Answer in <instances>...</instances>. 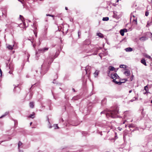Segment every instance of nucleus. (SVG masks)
<instances>
[{"label": "nucleus", "instance_id": "48", "mask_svg": "<svg viewBox=\"0 0 152 152\" xmlns=\"http://www.w3.org/2000/svg\"><path fill=\"white\" fill-rule=\"evenodd\" d=\"M36 46V45L35 44H34L33 45V47L35 48V47Z\"/></svg>", "mask_w": 152, "mask_h": 152}, {"label": "nucleus", "instance_id": "47", "mask_svg": "<svg viewBox=\"0 0 152 152\" xmlns=\"http://www.w3.org/2000/svg\"><path fill=\"white\" fill-rule=\"evenodd\" d=\"M29 77V75H26V77L27 78H28V77Z\"/></svg>", "mask_w": 152, "mask_h": 152}, {"label": "nucleus", "instance_id": "24", "mask_svg": "<svg viewBox=\"0 0 152 152\" xmlns=\"http://www.w3.org/2000/svg\"><path fill=\"white\" fill-rule=\"evenodd\" d=\"M90 69V67L89 66H86V67L85 70L86 72V73H87L89 71L88 69Z\"/></svg>", "mask_w": 152, "mask_h": 152}, {"label": "nucleus", "instance_id": "15", "mask_svg": "<svg viewBox=\"0 0 152 152\" xmlns=\"http://www.w3.org/2000/svg\"><path fill=\"white\" fill-rule=\"evenodd\" d=\"M127 67V66L126 65L124 64H121L119 66V67L120 68L124 69H126Z\"/></svg>", "mask_w": 152, "mask_h": 152}, {"label": "nucleus", "instance_id": "42", "mask_svg": "<svg viewBox=\"0 0 152 152\" xmlns=\"http://www.w3.org/2000/svg\"><path fill=\"white\" fill-rule=\"evenodd\" d=\"M2 72L1 70V69L0 68V73L1 74V76H2Z\"/></svg>", "mask_w": 152, "mask_h": 152}, {"label": "nucleus", "instance_id": "12", "mask_svg": "<svg viewBox=\"0 0 152 152\" xmlns=\"http://www.w3.org/2000/svg\"><path fill=\"white\" fill-rule=\"evenodd\" d=\"M90 43V42L89 40H86L83 42V44L85 45H88Z\"/></svg>", "mask_w": 152, "mask_h": 152}, {"label": "nucleus", "instance_id": "39", "mask_svg": "<svg viewBox=\"0 0 152 152\" xmlns=\"http://www.w3.org/2000/svg\"><path fill=\"white\" fill-rule=\"evenodd\" d=\"M134 129L133 130H138V128H134Z\"/></svg>", "mask_w": 152, "mask_h": 152}, {"label": "nucleus", "instance_id": "8", "mask_svg": "<svg viewBox=\"0 0 152 152\" xmlns=\"http://www.w3.org/2000/svg\"><path fill=\"white\" fill-rule=\"evenodd\" d=\"M126 71H125L124 72V74L127 76H129L130 75V71L128 69H126Z\"/></svg>", "mask_w": 152, "mask_h": 152}, {"label": "nucleus", "instance_id": "41", "mask_svg": "<svg viewBox=\"0 0 152 152\" xmlns=\"http://www.w3.org/2000/svg\"><path fill=\"white\" fill-rule=\"evenodd\" d=\"M34 33L35 34V37H37V33H36L34 31Z\"/></svg>", "mask_w": 152, "mask_h": 152}, {"label": "nucleus", "instance_id": "10", "mask_svg": "<svg viewBox=\"0 0 152 152\" xmlns=\"http://www.w3.org/2000/svg\"><path fill=\"white\" fill-rule=\"evenodd\" d=\"M113 17L116 19H118L119 18V17L117 14V12L115 11L113 12Z\"/></svg>", "mask_w": 152, "mask_h": 152}, {"label": "nucleus", "instance_id": "13", "mask_svg": "<svg viewBox=\"0 0 152 152\" xmlns=\"http://www.w3.org/2000/svg\"><path fill=\"white\" fill-rule=\"evenodd\" d=\"M141 62L145 66H147L145 60L144 59H142L141 60Z\"/></svg>", "mask_w": 152, "mask_h": 152}, {"label": "nucleus", "instance_id": "33", "mask_svg": "<svg viewBox=\"0 0 152 152\" xmlns=\"http://www.w3.org/2000/svg\"><path fill=\"white\" fill-rule=\"evenodd\" d=\"M46 16H50V17H53L54 16V15H50V14H46Z\"/></svg>", "mask_w": 152, "mask_h": 152}, {"label": "nucleus", "instance_id": "53", "mask_svg": "<svg viewBox=\"0 0 152 152\" xmlns=\"http://www.w3.org/2000/svg\"><path fill=\"white\" fill-rule=\"evenodd\" d=\"M56 127H57V128H58V127L57 124L56 125Z\"/></svg>", "mask_w": 152, "mask_h": 152}, {"label": "nucleus", "instance_id": "2", "mask_svg": "<svg viewBox=\"0 0 152 152\" xmlns=\"http://www.w3.org/2000/svg\"><path fill=\"white\" fill-rule=\"evenodd\" d=\"M41 70V68L37 69H32L31 72V77L37 80H39L41 77L42 75H44L45 73L42 72Z\"/></svg>", "mask_w": 152, "mask_h": 152}, {"label": "nucleus", "instance_id": "51", "mask_svg": "<svg viewBox=\"0 0 152 152\" xmlns=\"http://www.w3.org/2000/svg\"><path fill=\"white\" fill-rule=\"evenodd\" d=\"M65 9L66 10H68V8L67 7H65Z\"/></svg>", "mask_w": 152, "mask_h": 152}, {"label": "nucleus", "instance_id": "38", "mask_svg": "<svg viewBox=\"0 0 152 152\" xmlns=\"http://www.w3.org/2000/svg\"><path fill=\"white\" fill-rule=\"evenodd\" d=\"M52 83H56V80L55 79H54L53 80V81L52 82Z\"/></svg>", "mask_w": 152, "mask_h": 152}, {"label": "nucleus", "instance_id": "16", "mask_svg": "<svg viewBox=\"0 0 152 152\" xmlns=\"http://www.w3.org/2000/svg\"><path fill=\"white\" fill-rule=\"evenodd\" d=\"M120 33L121 36H123L124 35V31L123 29H121L120 31Z\"/></svg>", "mask_w": 152, "mask_h": 152}, {"label": "nucleus", "instance_id": "58", "mask_svg": "<svg viewBox=\"0 0 152 152\" xmlns=\"http://www.w3.org/2000/svg\"><path fill=\"white\" fill-rule=\"evenodd\" d=\"M148 93V92H147V91H146L144 93V94H146V93Z\"/></svg>", "mask_w": 152, "mask_h": 152}, {"label": "nucleus", "instance_id": "23", "mask_svg": "<svg viewBox=\"0 0 152 152\" xmlns=\"http://www.w3.org/2000/svg\"><path fill=\"white\" fill-rule=\"evenodd\" d=\"M99 73V72L97 70H96L95 72L94 73V76L96 77L98 75Z\"/></svg>", "mask_w": 152, "mask_h": 152}, {"label": "nucleus", "instance_id": "3", "mask_svg": "<svg viewBox=\"0 0 152 152\" xmlns=\"http://www.w3.org/2000/svg\"><path fill=\"white\" fill-rule=\"evenodd\" d=\"M118 113V109H116L113 110H109L107 112L102 111L101 114H105L107 117H110L112 118H116L118 117L117 114Z\"/></svg>", "mask_w": 152, "mask_h": 152}, {"label": "nucleus", "instance_id": "11", "mask_svg": "<svg viewBox=\"0 0 152 152\" xmlns=\"http://www.w3.org/2000/svg\"><path fill=\"white\" fill-rule=\"evenodd\" d=\"M133 50V48L130 47L127 48L125 49V50L127 52L132 51Z\"/></svg>", "mask_w": 152, "mask_h": 152}, {"label": "nucleus", "instance_id": "32", "mask_svg": "<svg viewBox=\"0 0 152 152\" xmlns=\"http://www.w3.org/2000/svg\"><path fill=\"white\" fill-rule=\"evenodd\" d=\"M135 22V24H136V25H137V18H136L135 19H134V22Z\"/></svg>", "mask_w": 152, "mask_h": 152}, {"label": "nucleus", "instance_id": "4", "mask_svg": "<svg viewBox=\"0 0 152 152\" xmlns=\"http://www.w3.org/2000/svg\"><path fill=\"white\" fill-rule=\"evenodd\" d=\"M48 48H40L38 49V51H36V57H38L37 55L40 53H43L45 52L48 51Z\"/></svg>", "mask_w": 152, "mask_h": 152}, {"label": "nucleus", "instance_id": "9", "mask_svg": "<svg viewBox=\"0 0 152 152\" xmlns=\"http://www.w3.org/2000/svg\"><path fill=\"white\" fill-rule=\"evenodd\" d=\"M148 39V37L145 36L141 37L139 38V39L142 41H144L146 40H147Z\"/></svg>", "mask_w": 152, "mask_h": 152}, {"label": "nucleus", "instance_id": "35", "mask_svg": "<svg viewBox=\"0 0 152 152\" xmlns=\"http://www.w3.org/2000/svg\"><path fill=\"white\" fill-rule=\"evenodd\" d=\"M133 17V15H132V13L130 15V20H132V17Z\"/></svg>", "mask_w": 152, "mask_h": 152}, {"label": "nucleus", "instance_id": "46", "mask_svg": "<svg viewBox=\"0 0 152 152\" xmlns=\"http://www.w3.org/2000/svg\"><path fill=\"white\" fill-rule=\"evenodd\" d=\"M129 128L130 129H131V128H132V126H129ZM132 130V129H130V130Z\"/></svg>", "mask_w": 152, "mask_h": 152}, {"label": "nucleus", "instance_id": "26", "mask_svg": "<svg viewBox=\"0 0 152 152\" xmlns=\"http://www.w3.org/2000/svg\"><path fill=\"white\" fill-rule=\"evenodd\" d=\"M109 18L108 17H104L102 19L103 21H107L109 20Z\"/></svg>", "mask_w": 152, "mask_h": 152}, {"label": "nucleus", "instance_id": "14", "mask_svg": "<svg viewBox=\"0 0 152 152\" xmlns=\"http://www.w3.org/2000/svg\"><path fill=\"white\" fill-rule=\"evenodd\" d=\"M122 80H125V81H119L118 82V85H121V84L123 83H125L126 81H127V79H122Z\"/></svg>", "mask_w": 152, "mask_h": 152}, {"label": "nucleus", "instance_id": "40", "mask_svg": "<svg viewBox=\"0 0 152 152\" xmlns=\"http://www.w3.org/2000/svg\"><path fill=\"white\" fill-rule=\"evenodd\" d=\"M124 31V32H127V30L126 29V28H124L123 29Z\"/></svg>", "mask_w": 152, "mask_h": 152}, {"label": "nucleus", "instance_id": "49", "mask_svg": "<svg viewBox=\"0 0 152 152\" xmlns=\"http://www.w3.org/2000/svg\"><path fill=\"white\" fill-rule=\"evenodd\" d=\"M118 69H116L115 68V70H114V71L115 72H116L117 71Z\"/></svg>", "mask_w": 152, "mask_h": 152}, {"label": "nucleus", "instance_id": "25", "mask_svg": "<svg viewBox=\"0 0 152 152\" xmlns=\"http://www.w3.org/2000/svg\"><path fill=\"white\" fill-rule=\"evenodd\" d=\"M22 145V143L20 141H19L18 143V149L19 150V148L20 147V146Z\"/></svg>", "mask_w": 152, "mask_h": 152}, {"label": "nucleus", "instance_id": "45", "mask_svg": "<svg viewBox=\"0 0 152 152\" xmlns=\"http://www.w3.org/2000/svg\"><path fill=\"white\" fill-rule=\"evenodd\" d=\"M131 80H133V75H132L131 76Z\"/></svg>", "mask_w": 152, "mask_h": 152}, {"label": "nucleus", "instance_id": "29", "mask_svg": "<svg viewBox=\"0 0 152 152\" xmlns=\"http://www.w3.org/2000/svg\"><path fill=\"white\" fill-rule=\"evenodd\" d=\"M115 80L116 79H114V80H113V82H114L116 84H118V82L117 81H116Z\"/></svg>", "mask_w": 152, "mask_h": 152}, {"label": "nucleus", "instance_id": "62", "mask_svg": "<svg viewBox=\"0 0 152 152\" xmlns=\"http://www.w3.org/2000/svg\"><path fill=\"white\" fill-rule=\"evenodd\" d=\"M105 100V99L103 100H102V102L103 101H104Z\"/></svg>", "mask_w": 152, "mask_h": 152}, {"label": "nucleus", "instance_id": "21", "mask_svg": "<svg viewBox=\"0 0 152 152\" xmlns=\"http://www.w3.org/2000/svg\"><path fill=\"white\" fill-rule=\"evenodd\" d=\"M9 68L11 71H12L13 70V65L12 64H10L9 65Z\"/></svg>", "mask_w": 152, "mask_h": 152}, {"label": "nucleus", "instance_id": "17", "mask_svg": "<svg viewBox=\"0 0 152 152\" xmlns=\"http://www.w3.org/2000/svg\"><path fill=\"white\" fill-rule=\"evenodd\" d=\"M97 35L99 37L101 38H102L104 37L103 34L100 33H97Z\"/></svg>", "mask_w": 152, "mask_h": 152}, {"label": "nucleus", "instance_id": "31", "mask_svg": "<svg viewBox=\"0 0 152 152\" xmlns=\"http://www.w3.org/2000/svg\"><path fill=\"white\" fill-rule=\"evenodd\" d=\"M146 58L150 59L151 58V57L150 56L146 54L145 56Z\"/></svg>", "mask_w": 152, "mask_h": 152}, {"label": "nucleus", "instance_id": "22", "mask_svg": "<svg viewBox=\"0 0 152 152\" xmlns=\"http://www.w3.org/2000/svg\"><path fill=\"white\" fill-rule=\"evenodd\" d=\"M34 115L35 113H33V114L30 115L28 117L30 118H33L34 117Z\"/></svg>", "mask_w": 152, "mask_h": 152}, {"label": "nucleus", "instance_id": "57", "mask_svg": "<svg viewBox=\"0 0 152 152\" xmlns=\"http://www.w3.org/2000/svg\"><path fill=\"white\" fill-rule=\"evenodd\" d=\"M99 126V125H98V124H97V123H96V125H95V126Z\"/></svg>", "mask_w": 152, "mask_h": 152}, {"label": "nucleus", "instance_id": "37", "mask_svg": "<svg viewBox=\"0 0 152 152\" xmlns=\"http://www.w3.org/2000/svg\"><path fill=\"white\" fill-rule=\"evenodd\" d=\"M30 55L29 54H28V56H27V61H29L28 59H29V57H30Z\"/></svg>", "mask_w": 152, "mask_h": 152}, {"label": "nucleus", "instance_id": "18", "mask_svg": "<svg viewBox=\"0 0 152 152\" xmlns=\"http://www.w3.org/2000/svg\"><path fill=\"white\" fill-rule=\"evenodd\" d=\"M29 106L31 108H33L34 107V103L33 102H31L29 103Z\"/></svg>", "mask_w": 152, "mask_h": 152}, {"label": "nucleus", "instance_id": "1", "mask_svg": "<svg viewBox=\"0 0 152 152\" xmlns=\"http://www.w3.org/2000/svg\"><path fill=\"white\" fill-rule=\"evenodd\" d=\"M58 55V53L57 54L56 53L55 55L52 53H50L42 65V68H48L49 64H50L53 62L54 59L57 57Z\"/></svg>", "mask_w": 152, "mask_h": 152}, {"label": "nucleus", "instance_id": "56", "mask_svg": "<svg viewBox=\"0 0 152 152\" xmlns=\"http://www.w3.org/2000/svg\"><path fill=\"white\" fill-rule=\"evenodd\" d=\"M133 101V100L132 99H131V100L130 101H129V102H132Z\"/></svg>", "mask_w": 152, "mask_h": 152}, {"label": "nucleus", "instance_id": "61", "mask_svg": "<svg viewBox=\"0 0 152 152\" xmlns=\"http://www.w3.org/2000/svg\"><path fill=\"white\" fill-rule=\"evenodd\" d=\"M121 81H125V80H122V79H121Z\"/></svg>", "mask_w": 152, "mask_h": 152}, {"label": "nucleus", "instance_id": "36", "mask_svg": "<svg viewBox=\"0 0 152 152\" xmlns=\"http://www.w3.org/2000/svg\"><path fill=\"white\" fill-rule=\"evenodd\" d=\"M14 123H15V125L16 124H18V122H17V121H16L15 120H14Z\"/></svg>", "mask_w": 152, "mask_h": 152}, {"label": "nucleus", "instance_id": "63", "mask_svg": "<svg viewBox=\"0 0 152 152\" xmlns=\"http://www.w3.org/2000/svg\"><path fill=\"white\" fill-rule=\"evenodd\" d=\"M45 21H46V22H47V21H48V20L47 19H46V20H45Z\"/></svg>", "mask_w": 152, "mask_h": 152}, {"label": "nucleus", "instance_id": "64", "mask_svg": "<svg viewBox=\"0 0 152 152\" xmlns=\"http://www.w3.org/2000/svg\"><path fill=\"white\" fill-rule=\"evenodd\" d=\"M140 29V27H138V29L139 30Z\"/></svg>", "mask_w": 152, "mask_h": 152}, {"label": "nucleus", "instance_id": "5", "mask_svg": "<svg viewBox=\"0 0 152 152\" xmlns=\"http://www.w3.org/2000/svg\"><path fill=\"white\" fill-rule=\"evenodd\" d=\"M100 48H97V47H95L93 48V49H91L90 50V52H94V53L92 54L93 55H97V52L98 50H99Z\"/></svg>", "mask_w": 152, "mask_h": 152}, {"label": "nucleus", "instance_id": "59", "mask_svg": "<svg viewBox=\"0 0 152 152\" xmlns=\"http://www.w3.org/2000/svg\"><path fill=\"white\" fill-rule=\"evenodd\" d=\"M32 124V122H31L30 123V125H31Z\"/></svg>", "mask_w": 152, "mask_h": 152}, {"label": "nucleus", "instance_id": "55", "mask_svg": "<svg viewBox=\"0 0 152 152\" xmlns=\"http://www.w3.org/2000/svg\"><path fill=\"white\" fill-rule=\"evenodd\" d=\"M4 141H0V144L1 143H2V142H4Z\"/></svg>", "mask_w": 152, "mask_h": 152}, {"label": "nucleus", "instance_id": "19", "mask_svg": "<svg viewBox=\"0 0 152 152\" xmlns=\"http://www.w3.org/2000/svg\"><path fill=\"white\" fill-rule=\"evenodd\" d=\"M109 69L110 71H113L115 70V68L112 66H110L109 67Z\"/></svg>", "mask_w": 152, "mask_h": 152}, {"label": "nucleus", "instance_id": "27", "mask_svg": "<svg viewBox=\"0 0 152 152\" xmlns=\"http://www.w3.org/2000/svg\"><path fill=\"white\" fill-rule=\"evenodd\" d=\"M7 48L9 50H11L13 49V46L12 45H9L7 47Z\"/></svg>", "mask_w": 152, "mask_h": 152}, {"label": "nucleus", "instance_id": "7", "mask_svg": "<svg viewBox=\"0 0 152 152\" xmlns=\"http://www.w3.org/2000/svg\"><path fill=\"white\" fill-rule=\"evenodd\" d=\"M14 91L17 93H19L20 91V88L18 86H15L14 88Z\"/></svg>", "mask_w": 152, "mask_h": 152}, {"label": "nucleus", "instance_id": "60", "mask_svg": "<svg viewBox=\"0 0 152 152\" xmlns=\"http://www.w3.org/2000/svg\"><path fill=\"white\" fill-rule=\"evenodd\" d=\"M52 126H50L49 127V128H52Z\"/></svg>", "mask_w": 152, "mask_h": 152}, {"label": "nucleus", "instance_id": "44", "mask_svg": "<svg viewBox=\"0 0 152 152\" xmlns=\"http://www.w3.org/2000/svg\"><path fill=\"white\" fill-rule=\"evenodd\" d=\"M12 71H11V70H10V71H9V74H12Z\"/></svg>", "mask_w": 152, "mask_h": 152}, {"label": "nucleus", "instance_id": "43", "mask_svg": "<svg viewBox=\"0 0 152 152\" xmlns=\"http://www.w3.org/2000/svg\"><path fill=\"white\" fill-rule=\"evenodd\" d=\"M20 17L21 18V19L22 18H24L23 16L22 15H20Z\"/></svg>", "mask_w": 152, "mask_h": 152}, {"label": "nucleus", "instance_id": "28", "mask_svg": "<svg viewBox=\"0 0 152 152\" xmlns=\"http://www.w3.org/2000/svg\"><path fill=\"white\" fill-rule=\"evenodd\" d=\"M144 90H145L146 91H147V92H148V90L147 86H146L144 87Z\"/></svg>", "mask_w": 152, "mask_h": 152}, {"label": "nucleus", "instance_id": "34", "mask_svg": "<svg viewBox=\"0 0 152 152\" xmlns=\"http://www.w3.org/2000/svg\"><path fill=\"white\" fill-rule=\"evenodd\" d=\"M149 15V12L148 11H146L145 13V15L146 16H147Z\"/></svg>", "mask_w": 152, "mask_h": 152}, {"label": "nucleus", "instance_id": "6", "mask_svg": "<svg viewBox=\"0 0 152 152\" xmlns=\"http://www.w3.org/2000/svg\"><path fill=\"white\" fill-rule=\"evenodd\" d=\"M111 77L112 79L114 80V79H117L119 77L116 73H115L111 74Z\"/></svg>", "mask_w": 152, "mask_h": 152}, {"label": "nucleus", "instance_id": "30", "mask_svg": "<svg viewBox=\"0 0 152 152\" xmlns=\"http://www.w3.org/2000/svg\"><path fill=\"white\" fill-rule=\"evenodd\" d=\"M81 34V31H79L78 32V37L79 38H80V36Z\"/></svg>", "mask_w": 152, "mask_h": 152}, {"label": "nucleus", "instance_id": "54", "mask_svg": "<svg viewBox=\"0 0 152 152\" xmlns=\"http://www.w3.org/2000/svg\"><path fill=\"white\" fill-rule=\"evenodd\" d=\"M19 1H20V2H21V3H22V0H18Z\"/></svg>", "mask_w": 152, "mask_h": 152}, {"label": "nucleus", "instance_id": "50", "mask_svg": "<svg viewBox=\"0 0 152 152\" xmlns=\"http://www.w3.org/2000/svg\"><path fill=\"white\" fill-rule=\"evenodd\" d=\"M72 90L73 91H74V92H75V89H74V88H72Z\"/></svg>", "mask_w": 152, "mask_h": 152}, {"label": "nucleus", "instance_id": "52", "mask_svg": "<svg viewBox=\"0 0 152 152\" xmlns=\"http://www.w3.org/2000/svg\"><path fill=\"white\" fill-rule=\"evenodd\" d=\"M132 90H130L129 91V93H131L132 92Z\"/></svg>", "mask_w": 152, "mask_h": 152}, {"label": "nucleus", "instance_id": "20", "mask_svg": "<svg viewBox=\"0 0 152 152\" xmlns=\"http://www.w3.org/2000/svg\"><path fill=\"white\" fill-rule=\"evenodd\" d=\"M9 112H6L3 115H2L0 117V118H3L4 117H5L6 115H8V114H9Z\"/></svg>", "mask_w": 152, "mask_h": 152}]
</instances>
